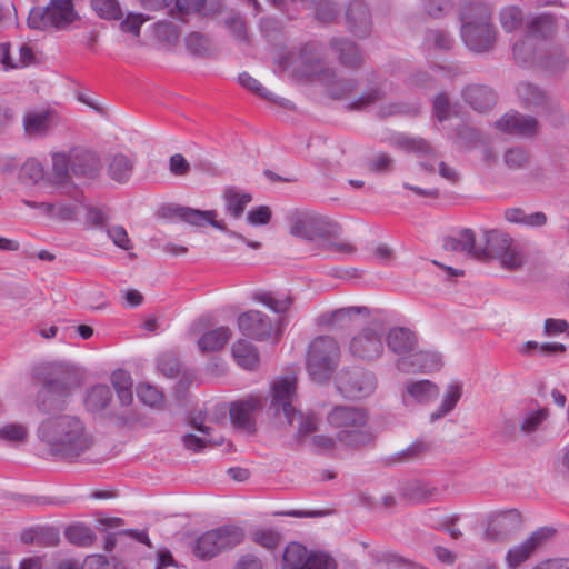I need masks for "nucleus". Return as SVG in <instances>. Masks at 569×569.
I'll return each instance as SVG.
<instances>
[{"label": "nucleus", "instance_id": "obj_1", "mask_svg": "<svg viewBox=\"0 0 569 569\" xmlns=\"http://www.w3.org/2000/svg\"><path fill=\"white\" fill-rule=\"evenodd\" d=\"M36 433L50 456L66 461H73L94 445V437L83 418L71 412L44 418Z\"/></svg>", "mask_w": 569, "mask_h": 569}, {"label": "nucleus", "instance_id": "obj_2", "mask_svg": "<svg viewBox=\"0 0 569 569\" xmlns=\"http://www.w3.org/2000/svg\"><path fill=\"white\" fill-rule=\"evenodd\" d=\"M33 376L42 383L34 400L37 410L47 417L64 413L81 386L78 370L64 362H43L34 367Z\"/></svg>", "mask_w": 569, "mask_h": 569}, {"label": "nucleus", "instance_id": "obj_3", "mask_svg": "<svg viewBox=\"0 0 569 569\" xmlns=\"http://www.w3.org/2000/svg\"><path fill=\"white\" fill-rule=\"evenodd\" d=\"M328 426L336 431V440L343 447L358 450L375 442L367 409L338 405L327 413Z\"/></svg>", "mask_w": 569, "mask_h": 569}, {"label": "nucleus", "instance_id": "obj_4", "mask_svg": "<svg viewBox=\"0 0 569 569\" xmlns=\"http://www.w3.org/2000/svg\"><path fill=\"white\" fill-rule=\"evenodd\" d=\"M340 358L337 341L329 336H320L311 341L307 353V371L315 382L328 381Z\"/></svg>", "mask_w": 569, "mask_h": 569}, {"label": "nucleus", "instance_id": "obj_5", "mask_svg": "<svg viewBox=\"0 0 569 569\" xmlns=\"http://www.w3.org/2000/svg\"><path fill=\"white\" fill-rule=\"evenodd\" d=\"M290 233L308 241H323L327 238H337L341 227L317 213L293 212L289 218Z\"/></svg>", "mask_w": 569, "mask_h": 569}, {"label": "nucleus", "instance_id": "obj_6", "mask_svg": "<svg viewBox=\"0 0 569 569\" xmlns=\"http://www.w3.org/2000/svg\"><path fill=\"white\" fill-rule=\"evenodd\" d=\"M77 19L72 0H50L46 7L32 8L28 17L31 29H64Z\"/></svg>", "mask_w": 569, "mask_h": 569}, {"label": "nucleus", "instance_id": "obj_7", "mask_svg": "<svg viewBox=\"0 0 569 569\" xmlns=\"http://www.w3.org/2000/svg\"><path fill=\"white\" fill-rule=\"evenodd\" d=\"M281 569H337L332 556L322 550H309L300 542H289L281 558Z\"/></svg>", "mask_w": 569, "mask_h": 569}, {"label": "nucleus", "instance_id": "obj_8", "mask_svg": "<svg viewBox=\"0 0 569 569\" xmlns=\"http://www.w3.org/2000/svg\"><path fill=\"white\" fill-rule=\"evenodd\" d=\"M163 217H174L179 220L197 226L202 227L206 223L211 224L213 228L219 229L221 231L227 232L231 237H234L243 242H246L250 248L258 249L260 248V242L258 241H251L247 240L242 234L230 231L227 229L226 224L222 221H218L217 218V211L216 210H199L193 209L190 207L179 206V204H169L166 207H162L161 209Z\"/></svg>", "mask_w": 569, "mask_h": 569}, {"label": "nucleus", "instance_id": "obj_9", "mask_svg": "<svg viewBox=\"0 0 569 569\" xmlns=\"http://www.w3.org/2000/svg\"><path fill=\"white\" fill-rule=\"evenodd\" d=\"M336 382L339 392L345 398L352 400L370 396L377 387L375 375L359 367L341 370L336 378Z\"/></svg>", "mask_w": 569, "mask_h": 569}, {"label": "nucleus", "instance_id": "obj_10", "mask_svg": "<svg viewBox=\"0 0 569 569\" xmlns=\"http://www.w3.org/2000/svg\"><path fill=\"white\" fill-rule=\"evenodd\" d=\"M516 93L521 103L540 114H553L560 111V103L541 87L529 82L520 81L516 86Z\"/></svg>", "mask_w": 569, "mask_h": 569}, {"label": "nucleus", "instance_id": "obj_11", "mask_svg": "<svg viewBox=\"0 0 569 569\" xmlns=\"http://www.w3.org/2000/svg\"><path fill=\"white\" fill-rule=\"evenodd\" d=\"M297 398V379L295 377H281L272 385V400L270 410L278 418L295 417L293 401Z\"/></svg>", "mask_w": 569, "mask_h": 569}, {"label": "nucleus", "instance_id": "obj_12", "mask_svg": "<svg viewBox=\"0 0 569 569\" xmlns=\"http://www.w3.org/2000/svg\"><path fill=\"white\" fill-rule=\"evenodd\" d=\"M262 409L260 397L249 396L231 402L229 415L234 429L247 435H253L256 428V415Z\"/></svg>", "mask_w": 569, "mask_h": 569}, {"label": "nucleus", "instance_id": "obj_13", "mask_svg": "<svg viewBox=\"0 0 569 569\" xmlns=\"http://www.w3.org/2000/svg\"><path fill=\"white\" fill-rule=\"evenodd\" d=\"M460 36L470 51L475 53H487L493 50L498 31L493 22L490 21L460 28Z\"/></svg>", "mask_w": 569, "mask_h": 569}, {"label": "nucleus", "instance_id": "obj_14", "mask_svg": "<svg viewBox=\"0 0 569 569\" xmlns=\"http://www.w3.org/2000/svg\"><path fill=\"white\" fill-rule=\"evenodd\" d=\"M398 371L411 373H431L442 366L441 355L436 351L420 350L399 357L395 363Z\"/></svg>", "mask_w": 569, "mask_h": 569}, {"label": "nucleus", "instance_id": "obj_15", "mask_svg": "<svg viewBox=\"0 0 569 569\" xmlns=\"http://www.w3.org/2000/svg\"><path fill=\"white\" fill-rule=\"evenodd\" d=\"M237 322L243 336L256 340L262 341L272 338L274 333L278 335L273 321L259 310L242 312Z\"/></svg>", "mask_w": 569, "mask_h": 569}, {"label": "nucleus", "instance_id": "obj_16", "mask_svg": "<svg viewBox=\"0 0 569 569\" xmlns=\"http://www.w3.org/2000/svg\"><path fill=\"white\" fill-rule=\"evenodd\" d=\"M353 357L371 361L383 353L382 335L371 327L363 328L349 345Z\"/></svg>", "mask_w": 569, "mask_h": 569}, {"label": "nucleus", "instance_id": "obj_17", "mask_svg": "<svg viewBox=\"0 0 569 569\" xmlns=\"http://www.w3.org/2000/svg\"><path fill=\"white\" fill-rule=\"evenodd\" d=\"M241 542L240 536H197L190 545L197 558L210 560Z\"/></svg>", "mask_w": 569, "mask_h": 569}, {"label": "nucleus", "instance_id": "obj_18", "mask_svg": "<svg viewBox=\"0 0 569 569\" xmlns=\"http://www.w3.org/2000/svg\"><path fill=\"white\" fill-rule=\"evenodd\" d=\"M69 156L72 176L86 180H93L99 176L102 163L96 152L78 147L71 149Z\"/></svg>", "mask_w": 569, "mask_h": 569}, {"label": "nucleus", "instance_id": "obj_19", "mask_svg": "<svg viewBox=\"0 0 569 569\" xmlns=\"http://www.w3.org/2000/svg\"><path fill=\"white\" fill-rule=\"evenodd\" d=\"M348 30L359 39L367 38L372 29L371 12L362 0H352L345 13Z\"/></svg>", "mask_w": 569, "mask_h": 569}, {"label": "nucleus", "instance_id": "obj_20", "mask_svg": "<svg viewBox=\"0 0 569 569\" xmlns=\"http://www.w3.org/2000/svg\"><path fill=\"white\" fill-rule=\"evenodd\" d=\"M486 533H511L523 530V517L517 509L490 512L485 518Z\"/></svg>", "mask_w": 569, "mask_h": 569}, {"label": "nucleus", "instance_id": "obj_21", "mask_svg": "<svg viewBox=\"0 0 569 569\" xmlns=\"http://www.w3.org/2000/svg\"><path fill=\"white\" fill-rule=\"evenodd\" d=\"M496 127L501 132L521 136L533 137L538 132V121L532 116L521 114L519 112L506 113L497 122Z\"/></svg>", "mask_w": 569, "mask_h": 569}, {"label": "nucleus", "instance_id": "obj_22", "mask_svg": "<svg viewBox=\"0 0 569 569\" xmlns=\"http://www.w3.org/2000/svg\"><path fill=\"white\" fill-rule=\"evenodd\" d=\"M439 396V387L428 380H408L403 383L402 400L406 405H426Z\"/></svg>", "mask_w": 569, "mask_h": 569}, {"label": "nucleus", "instance_id": "obj_23", "mask_svg": "<svg viewBox=\"0 0 569 569\" xmlns=\"http://www.w3.org/2000/svg\"><path fill=\"white\" fill-rule=\"evenodd\" d=\"M460 28L492 21V8L483 0H465L459 4Z\"/></svg>", "mask_w": 569, "mask_h": 569}, {"label": "nucleus", "instance_id": "obj_24", "mask_svg": "<svg viewBox=\"0 0 569 569\" xmlns=\"http://www.w3.org/2000/svg\"><path fill=\"white\" fill-rule=\"evenodd\" d=\"M512 239L513 238H511L510 234L498 229L485 230V244H478V250L476 251V259H498Z\"/></svg>", "mask_w": 569, "mask_h": 569}, {"label": "nucleus", "instance_id": "obj_25", "mask_svg": "<svg viewBox=\"0 0 569 569\" xmlns=\"http://www.w3.org/2000/svg\"><path fill=\"white\" fill-rule=\"evenodd\" d=\"M548 536H528L525 540L513 545L506 555L508 567L515 569L529 560L543 546Z\"/></svg>", "mask_w": 569, "mask_h": 569}, {"label": "nucleus", "instance_id": "obj_26", "mask_svg": "<svg viewBox=\"0 0 569 569\" xmlns=\"http://www.w3.org/2000/svg\"><path fill=\"white\" fill-rule=\"evenodd\" d=\"M463 101L478 112H486L493 108L496 103L495 91L485 84L471 83L461 91Z\"/></svg>", "mask_w": 569, "mask_h": 569}, {"label": "nucleus", "instance_id": "obj_27", "mask_svg": "<svg viewBox=\"0 0 569 569\" xmlns=\"http://www.w3.org/2000/svg\"><path fill=\"white\" fill-rule=\"evenodd\" d=\"M512 53L516 62L523 68L547 66L542 60L543 56L537 47L536 39L529 34L515 42Z\"/></svg>", "mask_w": 569, "mask_h": 569}, {"label": "nucleus", "instance_id": "obj_28", "mask_svg": "<svg viewBox=\"0 0 569 569\" xmlns=\"http://www.w3.org/2000/svg\"><path fill=\"white\" fill-rule=\"evenodd\" d=\"M91 528L84 522L66 523L59 520L40 521L27 527L22 533H90Z\"/></svg>", "mask_w": 569, "mask_h": 569}, {"label": "nucleus", "instance_id": "obj_29", "mask_svg": "<svg viewBox=\"0 0 569 569\" xmlns=\"http://www.w3.org/2000/svg\"><path fill=\"white\" fill-rule=\"evenodd\" d=\"M329 44L343 67L350 69L361 67L363 57L359 47L353 41L346 38H333Z\"/></svg>", "mask_w": 569, "mask_h": 569}, {"label": "nucleus", "instance_id": "obj_30", "mask_svg": "<svg viewBox=\"0 0 569 569\" xmlns=\"http://www.w3.org/2000/svg\"><path fill=\"white\" fill-rule=\"evenodd\" d=\"M58 124V114L46 110L27 113L23 118L24 131L30 137H42Z\"/></svg>", "mask_w": 569, "mask_h": 569}, {"label": "nucleus", "instance_id": "obj_31", "mask_svg": "<svg viewBox=\"0 0 569 569\" xmlns=\"http://www.w3.org/2000/svg\"><path fill=\"white\" fill-rule=\"evenodd\" d=\"M388 348L397 353L407 356L412 352L417 345L418 339L413 331L405 327L391 328L386 337Z\"/></svg>", "mask_w": 569, "mask_h": 569}, {"label": "nucleus", "instance_id": "obj_32", "mask_svg": "<svg viewBox=\"0 0 569 569\" xmlns=\"http://www.w3.org/2000/svg\"><path fill=\"white\" fill-rule=\"evenodd\" d=\"M221 3L219 1L207 0H174V6L170 9L169 14L174 17L178 13L181 18L194 13L203 17H211L220 12Z\"/></svg>", "mask_w": 569, "mask_h": 569}, {"label": "nucleus", "instance_id": "obj_33", "mask_svg": "<svg viewBox=\"0 0 569 569\" xmlns=\"http://www.w3.org/2000/svg\"><path fill=\"white\" fill-rule=\"evenodd\" d=\"M319 78L328 87L330 96L336 99L349 96L358 86L355 79L339 78L337 72L330 68L322 70Z\"/></svg>", "mask_w": 569, "mask_h": 569}, {"label": "nucleus", "instance_id": "obj_34", "mask_svg": "<svg viewBox=\"0 0 569 569\" xmlns=\"http://www.w3.org/2000/svg\"><path fill=\"white\" fill-rule=\"evenodd\" d=\"M134 169V161L127 154L114 153L107 159V173L118 183H127Z\"/></svg>", "mask_w": 569, "mask_h": 569}, {"label": "nucleus", "instance_id": "obj_35", "mask_svg": "<svg viewBox=\"0 0 569 569\" xmlns=\"http://www.w3.org/2000/svg\"><path fill=\"white\" fill-rule=\"evenodd\" d=\"M443 248L447 251L466 252L476 258V251L478 250L476 234L473 230L465 228L460 230L457 236L447 237L443 242Z\"/></svg>", "mask_w": 569, "mask_h": 569}, {"label": "nucleus", "instance_id": "obj_36", "mask_svg": "<svg viewBox=\"0 0 569 569\" xmlns=\"http://www.w3.org/2000/svg\"><path fill=\"white\" fill-rule=\"evenodd\" d=\"M222 199L226 212L232 218L239 219L243 214L246 207L252 201V196L249 192L228 187L223 190Z\"/></svg>", "mask_w": 569, "mask_h": 569}, {"label": "nucleus", "instance_id": "obj_37", "mask_svg": "<svg viewBox=\"0 0 569 569\" xmlns=\"http://www.w3.org/2000/svg\"><path fill=\"white\" fill-rule=\"evenodd\" d=\"M236 362L246 370H254L259 365L257 348L246 339L237 340L231 348Z\"/></svg>", "mask_w": 569, "mask_h": 569}, {"label": "nucleus", "instance_id": "obj_38", "mask_svg": "<svg viewBox=\"0 0 569 569\" xmlns=\"http://www.w3.org/2000/svg\"><path fill=\"white\" fill-rule=\"evenodd\" d=\"M527 29L535 39H551L558 30L557 18L551 13L538 14L528 22Z\"/></svg>", "mask_w": 569, "mask_h": 569}, {"label": "nucleus", "instance_id": "obj_39", "mask_svg": "<svg viewBox=\"0 0 569 569\" xmlns=\"http://www.w3.org/2000/svg\"><path fill=\"white\" fill-rule=\"evenodd\" d=\"M438 493L436 487L420 480L407 482L401 489V496L412 503H426Z\"/></svg>", "mask_w": 569, "mask_h": 569}, {"label": "nucleus", "instance_id": "obj_40", "mask_svg": "<svg viewBox=\"0 0 569 569\" xmlns=\"http://www.w3.org/2000/svg\"><path fill=\"white\" fill-rule=\"evenodd\" d=\"M497 260L503 269L519 270L527 263L528 258L523 247L512 239Z\"/></svg>", "mask_w": 569, "mask_h": 569}, {"label": "nucleus", "instance_id": "obj_41", "mask_svg": "<svg viewBox=\"0 0 569 569\" xmlns=\"http://www.w3.org/2000/svg\"><path fill=\"white\" fill-rule=\"evenodd\" d=\"M372 86L366 89L353 102L352 108L361 109L373 104L386 97L385 81L377 77L376 72H371Z\"/></svg>", "mask_w": 569, "mask_h": 569}, {"label": "nucleus", "instance_id": "obj_42", "mask_svg": "<svg viewBox=\"0 0 569 569\" xmlns=\"http://www.w3.org/2000/svg\"><path fill=\"white\" fill-rule=\"evenodd\" d=\"M462 396V383L453 381L449 383L442 397L439 408L430 415V421L435 422L451 412Z\"/></svg>", "mask_w": 569, "mask_h": 569}, {"label": "nucleus", "instance_id": "obj_43", "mask_svg": "<svg viewBox=\"0 0 569 569\" xmlns=\"http://www.w3.org/2000/svg\"><path fill=\"white\" fill-rule=\"evenodd\" d=\"M231 330L229 327H219L203 333L199 340L198 346L202 352L218 351L224 347V345L231 338Z\"/></svg>", "mask_w": 569, "mask_h": 569}, {"label": "nucleus", "instance_id": "obj_44", "mask_svg": "<svg viewBox=\"0 0 569 569\" xmlns=\"http://www.w3.org/2000/svg\"><path fill=\"white\" fill-rule=\"evenodd\" d=\"M71 162L69 152L54 153L52 156V171L50 180L52 184L64 187L71 183Z\"/></svg>", "mask_w": 569, "mask_h": 569}, {"label": "nucleus", "instance_id": "obj_45", "mask_svg": "<svg viewBox=\"0 0 569 569\" xmlns=\"http://www.w3.org/2000/svg\"><path fill=\"white\" fill-rule=\"evenodd\" d=\"M389 143L407 152H416L418 154L432 153V148L428 141L422 138L409 137L405 133L391 136Z\"/></svg>", "mask_w": 569, "mask_h": 569}, {"label": "nucleus", "instance_id": "obj_46", "mask_svg": "<svg viewBox=\"0 0 569 569\" xmlns=\"http://www.w3.org/2000/svg\"><path fill=\"white\" fill-rule=\"evenodd\" d=\"M239 83L246 88L247 90L253 92L258 97L282 106L284 108H292V103L287 99H279L274 97L270 91H268L257 79L251 77L248 72H242L239 74Z\"/></svg>", "mask_w": 569, "mask_h": 569}, {"label": "nucleus", "instance_id": "obj_47", "mask_svg": "<svg viewBox=\"0 0 569 569\" xmlns=\"http://www.w3.org/2000/svg\"><path fill=\"white\" fill-rule=\"evenodd\" d=\"M458 521V515H442L437 510H431L426 513V523L430 530L435 531H443L446 533H461L457 527Z\"/></svg>", "mask_w": 569, "mask_h": 569}, {"label": "nucleus", "instance_id": "obj_48", "mask_svg": "<svg viewBox=\"0 0 569 569\" xmlns=\"http://www.w3.org/2000/svg\"><path fill=\"white\" fill-rule=\"evenodd\" d=\"M112 399V392L106 385L92 387L86 397L84 405L88 411L99 412L107 408Z\"/></svg>", "mask_w": 569, "mask_h": 569}, {"label": "nucleus", "instance_id": "obj_49", "mask_svg": "<svg viewBox=\"0 0 569 569\" xmlns=\"http://www.w3.org/2000/svg\"><path fill=\"white\" fill-rule=\"evenodd\" d=\"M223 26L229 30L236 41L240 43L249 42L246 21L238 12L233 10L229 11L223 18Z\"/></svg>", "mask_w": 569, "mask_h": 569}, {"label": "nucleus", "instance_id": "obj_50", "mask_svg": "<svg viewBox=\"0 0 569 569\" xmlns=\"http://www.w3.org/2000/svg\"><path fill=\"white\" fill-rule=\"evenodd\" d=\"M293 416L295 417H292V419L290 417L283 418V421L288 426L297 427V437L299 439H301L317 430V419L313 415H311V413L305 415L300 410L295 409Z\"/></svg>", "mask_w": 569, "mask_h": 569}, {"label": "nucleus", "instance_id": "obj_51", "mask_svg": "<svg viewBox=\"0 0 569 569\" xmlns=\"http://www.w3.org/2000/svg\"><path fill=\"white\" fill-rule=\"evenodd\" d=\"M29 428L23 423L10 422L0 427V441L19 445L28 440Z\"/></svg>", "mask_w": 569, "mask_h": 569}, {"label": "nucleus", "instance_id": "obj_52", "mask_svg": "<svg viewBox=\"0 0 569 569\" xmlns=\"http://www.w3.org/2000/svg\"><path fill=\"white\" fill-rule=\"evenodd\" d=\"M153 32L157 39L169 48L174 47L180 38L179 28L168 20H162L154 23Z\"/></svg>", "mask_w": 569, "mask_h": 569}, {"label": "nucleus", "instance_id": "obj_53", "mask_svg": "<svg viewBox=\"0 0 569 569\" xmlns=\"http://www.w3.org/2000/svg\"><path fill=\"white\" fill-rule=\"evenodd\" d=\"M91 7L106 20H120L123 16L118 0H91Z\"/></svg>", "mask_w": 569, "mask_h": 569}, {"label": "nucleus", "instance_id": "obj_54", "mask_svg": "<svg viewBox=\"0 0 569 569\" xmlns=\"http://www.w3.org/2000/svg\"><path fill=\"white\" fill-rule=\"evenodd\" d=\"M499 21L505 31L512 32L521 26L522 12L516 6L505 7L499 12Z\"/></svg>", "mask_w": 569, "mask_h": 569}, {"label": "nucleus", "instance_id": "obj_55", "mask_svg": "<svg viewBox=\"0 0 569 569\" xmlns=\"http://www.w3.org/2000/svg\"><path fill=\"white\" fill-rule=\"evenodd\" d=\"M368 317L370 311L367 307H346L332 311L326 322L330 326L341 325L346 320H350L356 316Z\"/></svg>", "mask_w": 569, "mask_h": 569}, {"label": "nucleus", "instance_id": "obj_56", "mask_svg": "<svg viewBox=\"0 0 569 569\" xmlns=\"http://www.w3.org/2000/svg\"><path fill=\"white\" fill-rule=\"evenodd\" d=\"M184 42L193 56L206 57L210 53V40L200 32H191L184 38Z\"/></svg>", "mask_w": 569, "mask_h": 569}, {"label": "nucleus", "instance_id": "obj_57", "mask_svg": "<svg viewBox=\"0 0 569 569\" xmlns=\"http://www.w3.org/2000/svg\"><path fill=\"white\" fill-rule=\"evenodd\" d=\"M253 299L268 308H270L276 313H284L291 305L290 297L276 298L271 292H259L253 296Z\"/></svg>", "mask_w": 569, "mask_h": 569}, {"label": "nucleus", "instance_id": "obj_58", "mask_svg": "<svg viewBox=\"0 0 569 569\" xmlns=\"http://www.w3.org/2000/svg\"><path fill=\"white\" fill-rule=\"evenodd\" d=\"M137 395L142 402L150 407H159L164 401L163 393L149 383L139 385L137 387Z\"/></svg>", "mask_w": 569, "mask_h": 569}, {"label": "nucleus", "instance_id": "obj_59", "mask_svg": "<svg viewBox=\"0 0 569 569\" xmlns=\"http://www.w3.org/2000/svg\"><path fill=\"white\" fill-rule=\"evenodd\" d=\"M339 13V8L336 2L331 0H318L315 2V14L319 22L330 23Z\"/></svg>", "mask_w": 569, "mask_h": 569}, {"label": "nucleus", "instance_id": "obj_60", "mask_svg": "<svg viewBox=\"0 0 569 569\" xmlns=\"http://www.w3.org/2000/svg\"><path fill=\"white\" fill-rule=\"evenodd\" d=\"M418 112L419 108L417 106H410L403 102H391L381 106L378 110V116L380 118H388L402 114L416 116L418 114Z\"/></svg>", "mask_w": 569, "mask_h": 569}, {"label": "nucleus", "instance_id": "obj_61", "mask_svg": "<svg viewBox=\"0 0 569 569\" xmlns=\"http://www.w3.org/2000/svg\"><path fill=\"white\" fill-rule=\"evenodd\" d=\"M106 232L109 239L112 241V243L118 248L126 251L133 249V242L129 238L124 227L120 224L108 226Z\"/></svg>", "mask_w": 569, "mask_h": 569}, {"label": "nucleus", "instance_id": "obj_62", "mask_svg": "<svg viewBox=\"0 0 569 569\" xmlns=\"http://www.w3.org/2000/svg\"><path fill=\"white\" fill-rule=\"evenodd\" d=\"M425 43L439 50H450L453 44L451 36L443 30H429L425 37Z\"/></svg>", "mask_w": 569, "mask_h": 569}, {"label": "nucleus", "instance_id": "obj_63", "mask_svg": "<svg viewBox=\"0 0 569 569\" xmlns=\"http://www.w3.org/2000/svg\"><path fill=\"white\" fill-rule=\"evenodd\" d=\"M549 417L548 408H540L536 411L528 413L522 422L520 423V431L523 433H531L538 429V427L547 420Z\"/></svg>", "mask_w": 569, "mask_h": 569}, {"label": "nucleus", "instance_id": "obj_64", "mask_svg": "<svg viewBox=\"0 0 569 569\" xmlns=\"http://www.w3.org/2000/svg\"><path fill=\"white\" fill-rule=\"evenodd\" d=\"M82 569H126V567L116 558L109 561L101 555H90L84 559Z\"/></svg>", "mask_w": 569, "mask_h": 569}]
</instances>
